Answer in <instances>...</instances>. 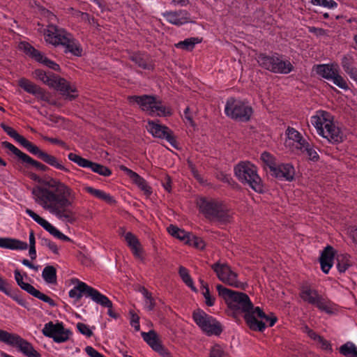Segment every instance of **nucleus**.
Here are the masks:
<instances>
[{"instance_id":"1","label":"nucleus","mask_w":357,"mask_h":357,"mask_svg":"<svg viewBox=\"0 0 357 357\" xmlns=\"http://www.w3.org/2000/svg\"><path fill=\"white\" fill-rule=\"evenodd\" d=\"M29 177L45 185H36L32 189L36 202L60 220L73 223L75 218L70 208L76 199L74 190L60 180L52 177L44 180L33 172L29 174Z\"/></svg>"},{"instance_id":"2","label":"nucleus","mask_w":357,"mask_h":357,"mask_svg":"<svg viewBox=\"0 0 357 357\" xmlns=\"http://www.w3.org/2000/svg\"><path fill=\"white\" fill-rule=\"evenodd\" d=\"M216 289L219 296L225 301L231 310L245 313L244 319L250 329L260 332L265 330L264 323L259 321L252 313L255 307L246 294L229 289L222 284H217Z\"/></svg>"},{"instance_id":"3","label":"nucleus","mask_w":357,"mask_h":357,"mask_svg":"<svg viewBox=\"0 0 357 357\" xmlns=\"http://www.w3.org/2000/svg\"><path fill=\"white\" fill-rule=\"evenodd\" d=\"M70 283L75 286L70 290L68 296L70 298L75 299V303L79 301L84 296L86 298H90L96 304L108 308L107 314L109 317L114 319L119 317V314L112 310V302L96 289L75 278L70 279Z\"/></svg>"},{"instance_id":"4","label":"nucleus","mask_w":357,"mask_h":357,"mask_svg":"<svg viewBox=\"0 0 357 357\" xmlns=\"http://www.w3.org/2000/svg\"><path fill=\"white\" fill-rule=\"evenodd\" d=\"M0 126L8 135L14 139L17 142L20 143V145L25 148L29 153L37 156L38 158L43 161L45 163L58 170L65 172H70L69 169L64 165L61 159L40 150L37 146L30 142L23 136L20 135L13 128L7 126L4 123H1Z\"/></svg>"},{"instance_id":"5","label":"nucleus","mask_w":357,"mask_h":357,"mask_svg":"<svg viewBox=\"0 0 357 357\" xmlns=\"http://www.w3.org/2000/svg\"><path fill=\"white\" fill-rule=\"evenodd\" d=\"M45 40L53 45H62L65 53H70L76 56H81L82 47L77 40L71 33L62 28L54 25L48 27L45 33Z\"/></svg>"},{"instance_id":"6","label":"nucleus","mask_w":357,"mask_h":357,"mask_svg":"<svg viewBox=\"0 0 357 357\" xmlns=\"http://www.w3.org/2000/svg\"><path fill=\"white\" fill-rule=\"evenodd\" d=\"M311 123L315 127L319 135L332 144H337L343 140V133L340 128L331 120L328 112H322L321 116L311 117Z\"/></svg>"},{"instance_id":"7","label":"nucleus","mask_w":357,"mask_h":357,"mask_svg":"<svg viewBox=\"0 0 357 357\" xmlns=\"http://www.w3.org/2000/svg\"><path fill=\"white\" fill-rule=\"evenodd\" d=\"M199 206L202 213L211 221L220 225H226L231 221L229 210L217 200L202 198L199 202Z\"/></svg>"},{"instance_id":"8","label":"nucleus","mask_w":357,"mask_h":357,"mask_svg":"<svg viewBox=\"0 0 357 357\" xmlns=\"http://www.w3.org/2000/svg\"><path fill=\"white\" fill-rule=\"evenodd\" d=\"M33 75L36 79L46 85L59 91L61 95L66 96V99L73 100L76 98L77 95L73 94L76 92V89L72 87L65 79L53 73H47L41 69H36L33 72Z\"/></svg>"},{"instance_id":"9","label":"nucleus","mask_w":357,"mask_h":357,"mask_svg":"<svg viewBox=\"0 0 357 357\" xmlns=\"http://www.w3.org/2000/svg\"><path fill=\"white\" fill-rule=\"evenodd\" d=\"M256 60L260 67L273 73L289 74L294 70V66L289 60L282 59V56L278 53L268 55L266 53L257 54Z\"/></svg>"},{"instance_id":"10","label":"nucleus","mask_w":357,"mask_h":357,"mask_svg":"<svg viewBox=\"0 0 357 357\" xmlns=\"http://www.w3.org/2000/svg\"><path fill=\"white\" fill-rule=\"evenodd\" d=\"M235 175L243 183H247L257 192H263L260 177L257 174L256 167L249 162H241L234 168Z\"/></svg>"},{"instance_id":"11","label":"nucleus","mask_w":357,"mask_h":357,"mask_svg":"<svg viewBox=\"0 0 357 357\" xmlns=\"http://www.w3.org/2000/svg\"><path fill=\"white\" fill-rule=\"evenodd\" d=\"M225 114L231 119L248 122L253 113V109L248 102L234 98L227 99L225 107Z\"/></svg>"},{"instance_id":"12","label":"nucleus","mask_w":357,"mask_h":357,"mask_svg":"<svg viewBox=\"0 0 357 357\" xmlns=\"http://www.w3.org/2000/svg\"><path fill=\"white\" fill-rule=\"evenodd\" d=\"M192 318L196 324L208 335H218L222 331L221 324L202 310H195Z\"/></svg>"},{"instance_id":"13","label":"nucleus","mask_w":357,"mask_h":357,"mask_svg":"<svg viewBox=\"0 0 357 357\" xmlns=\"http://www.w3.org/2000/svg\"><path fill=\"white\" fill-rule=\"evenodd\" d=\"M300 297L303 301L315 305L318 309L327 313L332 312V308L330 306V302L319 295L317 290L312 289L309 286H303L300 291Z\"/></svg>"},{"instance_id":"14","label":"nucleus","mask_w":357,"mask_h":357,"mask_svg":"<svg viewBox=\"0 0 357 357\" xmlns=\"http://www.w3.org/2000/svg\"><path fill=\"white\" fill-rule=\"evenodd\" d=\"M218 278L223 283L236 287L244 289V284L238 281V275L227 264L216 262L211 266Z\"/></svg>"},{"instance_id":"15","label":"nucleus","mask_w":357,"mask_h":357,"mask_svg":"<svg viewBox=\"0 0 357 357\" xmlns=\"http://www.w3.org/2000/svg\"><path fill=\"white\" fill-rule=\"evenodd\" d=\"M42 333L45 337L52 338L56 343H62L69 339L71 331L65 328L62 322L54 324L52 321H49L44 325Z\"/></svg>"},{"instance_id":"16","label":"nucleus","mask_w":357,"mask_h":357,"mask_svg":"<svg viewBox=\"0 0 357 357\" xmlns=\"http://www.w3.org/2000/svg\"><path fill=\"white\" fill-rule=\"evenodd\" d=\"M19 47L26 55L37 62L43 63L45 66L55 71H60L61 68L59 64L45 56L41 52L35 49V47L31 45L29 43L24 41L20 42L19 44Z\"/></svg>"},{"instance_id":"17","label":"nucleus","mask_w":357,"mask_h":357,"mask_svg":"<svg viewBox=\"0 0 357 357\" xmlns=\"http://www.w3.org/2000/svg\"><path fill=\"white\" fill-rule=\"evenodd\" d=\"M68 158L69 160L76 163L78 166L83 168H89L93 172L97 173L99 175L109 176L112 174V171L108 167L93 162L74 153H70L68 155Z\"/></svg>"},{"instance_id":"18","label":"nucleus","mask_w":357,"mask_h":357,"mask_svg":"<svg viewBox=\"0 0 357 357\" xmlns=\"http://www.w3.org/2000/svg\"><path fill=\"white\" fill-rule=\"evenodd\" d=\"M15 279L16 280L17 284L20 287V288L27 293L31 294V296L37 298L47 303H48L50 306L54 307L56 305L55 301L52 299L48 296L45 294L40 292L39 290L36 289L33 285L24 282L23 281V277L21 275L20 271L18 269H15L14 271Z\"/></svg>"},{"instance_id":"19","label":"nucleus","mask_w":357,"mask_h":357,"mask_svg":"<svg viewBox=\"0 0 357 357\" xmlns=\"http://www.w3.org/2000/svg\"><path fill=\"white\" fill-rule=\"evenodd\" d=\"M167 231L171 236L179 239L181 242L188 245H199L204 243L202 238L195 236L192 233L181 229L175 225H170L167 228Z\"/></svg>"},{"instance_id":"20","label":"nucleus","mask_w":357,"mask_h":357,"mask_svg":"<svg viewBox=\"0 0 357 357\" xmlns=\"http://www.w3.org/2000/svg\"><path fill=\"white\" fill-rule=\"evenodd\" d=\"M128 100L130 103H136L143 111L148 112L151 116H154L155 104L157 98L155 96L149 95L131 96H128Z\"/></svg>"},{"instance_id":"21","label":"nucleus","mask_w":357,"mask_h":357,"mask_svg":"<svg viewBox=\"0 0 357 357\" xmlns=\"http://www.w3.org/2000/svg\"><path fill=\"white\" fill-rule=\"evenodd\" d=\"M271 176L281 181H291L294 178L295 169L290 163H281L272 167Z\"/></svg>"},{"instance_id":"22","label":"nucleus","mask_w":357,"mask_h":357,"mask_svg":"<svg viewBox=\"0 0 357 357\" xmlns=\"http://www.w3.org/2000/svg\"><path fill=\"white\" fill-rule=\"evenodd\" d=\"M162 15L169 23L178 26L192 22L190 20V14L185 10L166 11L162 13Z\"/></svg>"},{"instance_id":"23","label":"nucleus","mask_w":357,"mask_h":357,"mask_svg":"<svg viewBox=\"0 0 357 357\" xmlns=\"http://www.w3.org/2000/svg\"><path fill=\"white\" fill-rule=\"evenodd\" d=\"M147 123V129L153 137L160 139H166L168 142L172 145H174V143L175 142L174 137L169 132V130L167 126L155 123L152 120H149Z\"/></svg>"},{"instance_id":"24","label":"nucleus","mask_w":357,"mask_h":357,"mask_svg":"<svg viewBox=\"0 0 357 357\" xmlns=\"http://www.w3.org/2000/svg\"><path fill=\"white\" fill-rule=\"evenodd\" d=\"M1 145L3 147L8 149L9 151H10L23 163H25L26 165V167L32 166V167H35L37 170L39 169V167H40L41 162L33 160L32 158H31L27 154L23 153L22 151H21L20 149H18L17 147H15L11 143L5 141V142H1Z\"/></svg>"},{"instance_id":"25","label":"nucleus","mask_w":357,"mask_h":357,"mask_svg":"<svg viewBox=\"0 0 357 357\" xmlns=\"http://www.w3.org/2000/svg\"><path fill=\"white\" fill-rule=\"evenodd\" d=\"M335 255L336 251L333 249V247H325L321 252L319 261L321 269L324 273H328L333 266Z\"/></svg>"},{"instance_id":"26","label":"nucleus","mask_w":357,"mask_h":357,"mask_svg":"<svg viewBox=\"0 0 357 357\" xmlns=\"http://www.w3.org/2000/svg\"><path fill=\"white\" fill-rule=\"evenodd\" d=\"M119 168L121 171L125 172L132 182L136 184L141 190L144 191L146 195H149L152 193L151 187L141 176L124 165H121Z\"/></svg>"},{"instance_id":"27","label":"nucleus","mask_w":357,"mask_h":357,"mask_svg":"<svg viewBox=\"0 0 357 357\" xmlns=\"http://www.w3.org/2000/svg\"><path fill=\"white\" fill-rule=\"evenodd\" d=\"M23 340V338L17 334L10 333L6 331L0 329V342L19 348Z\"/></svg>"},{"instance_id":"28","label":"nucleus","mask_w":357,"mask_h":357,"mask_svg":"<svg viewBox=\"0 0 357 357\" xmlns=\"http://www.w3.org/2000/svg\"><path fill=\"white\" fill-rule=\"evenodd\" d=\"M129 59L144 70L152 69V65L148 61V56L139 52H133L129 56Z\"/></svg>"},{"instance_id":"29","label":"nucleus","mask_w":357,"mask_h":357,"mask_svg":"<svg viewBox=\"0 0 357 357\" xmlns=\"http://www.w3.org/2000/svg\"><path fill=\"white\" fill-rule=\"evenodd\" d=\"M144 340L154 350L161 349V342H160L157 333L151 330L148 333L142 332L141 333Z\"/></svg>"},{"instance_id":"30","label":"nucleus","mask_w":357,"mask_h":357,"mask_svg":"<svg viewBox=\"0 0 357 357\" xmlns=\"http://www.w3.org/2000/svg\"><path fill=\"white\" fill-rule=\"evenodd\" d=\"M84 190L95 197L106 202L108 204H113L116 203L115 199L109 194L98 189H95L90 186H86Z\"/></svg>"},{"instance_id":"31","label":"nucleus","mask_w":357,"mask_h":357,"mask_svg":"<svg viewBox=\"0 0 357 357\" xmlns=\"http://www.w3.org/2000/svg\"><path fill=\"white\" fill-rule=\"evenodd\" d=\"M252 313H253L255 317L257 316L262 320H264V323L265 324V328L266 327V324H267L268 326L271 327L278 320L277 317L273 313L266 314L259 307H255ZM261 321L263 322V321Z\"/></svg>"},{"instance_id":"32","label":"nucleus","mask_w":357,"mask_h":357,"mask_svg":"<svg viewBox=\"0 0 357 357\" xmlns=\"http://www.w3.org/2000/svg\"><path fill=\"white\" fill-rule=\"evenodd\" d=\"M317 73L326 79H331L335 75L337 70L333 68V66L329 64H319L316 66Z\"/></svg>"},{"instance_id":"33","label":"nucleus","mask_w":357,"mask_h":357,"mask_svg":"<svg viewBox=\"0 0 357 357\" xmlns=\"http://www.w3.org/2000/svg\"><path fill=\"white\" fill-rule=\"evenodd\" d=\"M42 227L55 238L63 242L73 243V241L70 238H68L67 236L61 233L59 230H58L55 227L52 225L47 220Z\"/></svg>"},{"instance_id":"34","label":"nucleus","mask_w":357,"mask_h":357,"mask_svg":"<svg viewBox=\"0 0 357 357\" xmlns=\"http://www.w3.org/2000/svg\"><path fill=\"white\" fill-rule=\"evenodd\" d=\"M0 291L6 294L7 296H10V298H12L21 306L25 308H28V303L22 297H20L17 293L12 291L11 287L8 283V282L3 287V289H1Z\"/></svg>"},{"instance_id":"35","label":"nucleus","mask_w":357,"mask_h":357,"mask_svg":"<svg viewBox=\"0 0 357 357\" xmlns=\"http://www.w3.org/2000/svg\"><path fill=\"white\" fill-rule=\"evenodd\" d=\"M19 350L28 357H41L40 354L35 350L32 344L24 339L20 344Z\"/></svg>"},{"instance_id":"36","label":"nucleus","mask_w":357,"mask_h":357,"mask_svg":"<svg viewBox=\"0 0 357 357\" xmlns=\"http://www.w3.org/2000/svg\"><path fill=\"white\" fill-rule=\"evenodd\" d=\"M42 278L48 284L56 283V270L53 266H47L42 272Z\"/></svg>"},{"instance_id":"37","label":"nucleus","mask_w":357,"mask_h":357,"mask_svg":"<svg viewBox=\"0 0 357 357\" xmlns=\"http://www.w3.org/2000/svg\"><path fill=\"white\" fill-rule=\"evenodd\" d=\"M202 42V39L199 38H189L183 41H180L175 44L176 47L186 50L191 51L193 50L196 44Z\"/></svg>"},{"instance_id":"38","label":"nucleus","mask_w":357,"mask_h":357,"mask_svg":"<svg viewBox=\"0 0 357 357\" xmlns=\"http://www.w3.org/2000/svg\"><path fill=\"white\" fill-rule=\"evenodd\" d=\"M340 353L346 357H357V347L351 342H347L339 349Z\"/></svg>"},{"instance_id":"39","label":"nucleus","mask_w":357,"mask_h":357,"mask_svg":"<svg viewBox=\"0 0 357 357\" xmlns=\"http://www.w3.org/2000/svg\"><path fill=\"white\" fill-rule=\"evenodd\" d=\"M337 267L340 273H344L352 263L350 261V257L348 255H337Z\"/></svg>"},{"instance_id":"40","label":"nucleus","mask_w":357,"mask_h":357,"mask_svg":"<svg viewBox=\"0 0 357 357\" xmlns=\"http://www.w3.org/2000/svg\"><path fill=\"white\" fill-rule=\"evenodd\" d=\"M261 160L264 164V168L266 171L271 174V173L273 172L272 167H275L277 165L275 161V158L271 154L265 151L261 153Z\"/></svg>"},{"instance_id":"41","label":"nucleus","mask_w":357,"mask_h":357,"mask_svg":"<svg viewBox=\"0 0 357 357\" xmlns=\"http://www.w3.org/2000/svg\"><path fill=\"white\" fill-rule=\"evenodd\" d=\"M19 86L26 92L32 95L36 94V92L40 88V86L26 78H22L19 80Z\"/></svg>"},{"instance_id":"42","label":"nucleus","mask_w":357,"mask_h":357,"mask_svg":"<svg viewBox=\"0 0 357 357\" xmlns=\"http://www.w3.org/2000/svg\"><path fill=\"white\" fill-rule=\"evenodd\" d=\"M344 70L351 77L357 71V68L352 66V58L349 56H344L341 61Z\"/></svg>"},{"instance_id":"43","label":"nucleus","mask_w":357,"mask_h":357,"mask_svg":"<svg viewBox=\"0 0 357 357\" xmlns=\"http://www.w3.org/2000/svg\"><path fill=\"white\" fill-rule=\"evenodd\" d=\"M202 284V288L203 289L202 295L205 298V303L207 306L211 307L215 304V298L210 294L208 285L205 283L203 280H200Z\"/></svg>"},{"instance_id":"44","label":"nucleus","mask_w":357,"mask_h":357,"mask_svg":"<svg viewBox=\"0 0 357 357\" xmlns=\"http://www.w3.org/2000/svg\"><path fill=\"white\" fill-rule=\"evenodd\" d=\"M153 109H154V116H168L172 114L170 109L163 106L161 101L158 99Z\"/></svg>"},{"instance_id":"45","label":"nucleus","mask_w":357,"mask_h":357,"mask_svg":"<svg viewBox=\"0 0 357 357\" xmlns=\"http://www.w3.org/2000/svg\"><path fill=\"white\" fill-rule=\"evenodd\" d=\"M331 80H332L333 82L335 85L339 86L340 88H341L342 89H344V90L349 89V86H348L346 81L344 80V79L342 76H340L338 74V71L337 70L335 73V75H333V77L331 78Z\"/></svg>"},{"instance_id":"46","label":"nucleus","mask_w":357,"mask_h":357,"mask_svg":"<svg viewBox=\"0 0 357 357\" xmlns=\"http://www.w3.org/2000/svg\"><path fill=\"white\" fill-rule=\"evenodd\" d=\"M0 245H28L26 242L10 238H0Z\"/></svg>"},{"instance_id":"47","label":"nucleus","mask_w":357,"mask_h":357,"mask_svg":"<svg viewBox=\"0 0 357 357\" xmlns=\"http://www.w3.org/2000/svg\"><path fill=\"white\" fill-rule=\"evenodd\" d=\"M310 2L316 6H321L328 8L337 7V3L333 0H310Z\"/></svg>"},{"instance_id":"48","label":"nucleus","mask_w":357,"mask_h":357,"mask_svg":"<svg viewBox=\"0 0 357 357\" xmlns=\"http://www.w3.org/2000/svg\"><path fill=\"white\" fill-rule=\"evenodd\" d=\"M76 257L84 266H89L91 263V257L85 252V250L77 251L76 253Z\"/></svg>"},{"instance_id":"49","label":"nucleus","mask_w":357,"mask_h":357,"mask_svg":"<svg viewBox=\"0 0 357 357\" xmlns=\"http://www.w3.org/2000/svg\"><path fill=\"white\" fill-rule=\"evenodd\" d=\"M77 328L81 334L86 336L87 337H91L93 334L91 329L89 328V326L84 323H77Z\"/></svg>"},{"instance_id":"50","label":"nucleus","mask_w":357,"mask_h":357,"mask_svg":"<svg viewBox=\"0 0 357 357\" xmlns=\"http://www.w3.org/2000/svg\"><path fill=\"white\" fill-rule=\"evenodd\" d=\"M287 135L290 139H293L296 142H298L301 140L303 137L300 132H298L296 130L293 128H288L287 130Z\"/></svg>"},{"instance_id":"51","label":"nucleus","mask_w":357,"mask_h":357,"mask_svg":"<svg viewBox=\"0 0 357 357\" xmlns=\"http://www.w3.org/2000/svg\"><path fill=\"white\" fill-rule=\"evenodd\" d=\"M178 274L185 284L188 283V282H190V280H192V278L190 277L188 269L184 266H179Z\"/></svg>"},{"instance_id":"52","label":"nucleus","mask_w":357,"mask_h":357,"mask_svg":"<svg viewBox=\"0 0 357 357\" xmlns=\"http://www.w3.org/2000/svg\"><path fill=\"white\" fill-rule=\"evenodd\" d=\"M144 296L146 298V307L149 310H153L155 307V302L151 296V294L146 289H144Z\"/></svg>"},{"instance_id":"53","label":"nucleus","mask_w":357,"mask_h":357,"mask_svg":"<svg viewBox=\"0 0 357 357\" xmlns=\"http://www.w3.org/2000/svg\"><path fill=\"white\" fill-rule=\"evenodd\" d=\"M210 357H227V354L219 345H215L211 350Z\"/></svg>"},{"instance_id":"54","label":"nucleus","mask_w":357,"mask_h":357,"mask_svg":"<svg viewBox=\"0 0 357 357\" xmlns=\"http://www.w3.org/2000/svg\"><path fill=\"white\" fill-rule=\"evenodd\" d=\"M26 213H27L31 218H32L38 224H39L41 227L46 222V220L42 218L38 214H36L34 211L29 208L26 209Z\"/></svg>"},{"instance_id":"55","label":"nucleus","mask_w":357,"mask_h":357,"mask_svg":"<svg viewBox=\"0 0 357 357\" xmlns=\"http://www.w3.org/2000/svg\"><path fill=\"white\" fill-rule=\"evenodd\" d=\"M26 213H27L31 218H32L38 224H39L41 227L46 222V220L42 218L38 214H36L34 211L29 208L26 209Z\"/></svg>"},{"instance_id":"56","label":"nucleus","mask_w":357,"mask_h":357,"mask_svg":"<svg viewBox=\"0 0 357 357\" xmlns=\"http://www.w3.org/2000/svg\"><path fill=\"white\" fill-rule=\"evenodd\" d=\"M26 213H27L31 218H32L38 224H39L41 227L46 222V220L42 218L38 214H36L34 211L29 208L26 209Z\"/></svg>"},{"instance_id":"57","label":"nucleus","mask_w":357,"mask_h":357,"mask_svg":"<svg viewBox=\"0 0 357 357\" xmlns=\"http://www.w3.org/2000/svg\"><path fill=\"white\" fill-rule=\"evenodd\" d=\"M26 213H27L31 218H32L38 224H39L41 227L46 222V220L42 218L38 214H36L34 211L29 208L26 209Z\"/></svg>"},{"instance_id":"58","label":"nucleus","mask_w":357,"mask_h":357,"mask_svg":"<svg viewBox=\"0 0 357 357\" xmlns=\"http://www.w3.org/2000/svg\"><path fill=\"white\" fill-rule=\"evenodd\" d=\"M131 252L138 259L143 260L144 256V250L143 247H130Z\"/></svg>"},{"instance_id":"59","label":"nucleus","mask_w":357,"mask_h":357,"mask_svg":"<svg viewBox=\"0 0 357 357\" xmlns=\"http://www.w3.org/2000/svg\"><path fill=\"white\" fill-rule=\"evenodd\" d=\"M125 241L127 242L128 245H137L139 244L138 240L135 236L132 233L128 232L124 236Z\"/></svg>"},{"instance_id":"60","label":"nucleus","mask_w":357,"mask_h":357,"mask_svg":"<svg viewBox=\"0 0 357 357\" xmlns=\"http://www.w3.org/2000/svg\"><path fill=\"white\" fill-rule=\"evenodd\" d=\"M43 138L44 140L47 141L52 144H57L63 148L68 149V147L66 146V144L59 139L49 137L47 136H44Z\"/></svg>"},{"instance_id":"61","label":"nucleus","mask_w":357,"mask_h":357,"mask_svg":"<svg viewBox=\"0 0 357 357\" xmlns=\"http://www.w3.org/2000/svg\"><path fill=\"white\" fill-rule=\"evenodd\" d=\"M131 313V320H130V324L132 326H133L136 331H139L140 326H139V317L132 312Z\"/></svg>"},{"instance_id":"62","label":"nucleus","mask_w":357,"mask_h":357,"mask_svg":"<svg viewBox=\"0 0 357 357\" xmlns=\"http://www.w3.org/2000/svg\"><path fill=\"white\" fill-rule=\"evenodd\" d=\"M304 332L307 334V335L313 340L317 341L320 339V335L316 333L313 330L310 329L307 326H305L304 328Z\"/></svg>"},{"instance_id":"63","label":"nucleus","mask_w":357,"mask_h":357,"mask_svg":"<svg viewBox=\"0 0 357 357\" xmlns=\"http://www.w3.org/2000/svg\"><path fill=\"white\" fill-rule=\"evenodd\" d=\"M33 96H35L39 100L45 102H49L48 96L46 94L45 91L41 87H40L38 89V91L36 92V94H34Z\"/></svg>"},{"instance_id":"64","label":"nucleus","mask_w":357,"mask_h":357,"mask_svg":"<svg viewBox=\"0 0 357 357\" xmlns=\"http://www.w3.org/2000/svg\"><path fill=\"white\" fill-rule=\"evenodd\" d=\"M317 342L319 343L320 347L322 349L332 351L331 343L324 339L322 336L320 337V339H319Z\"/></svg>"}]
</instances>
